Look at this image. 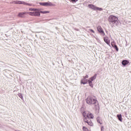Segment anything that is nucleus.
<instances>
[{"mask_svg": "<svg viewBox=\"0 0 131 131\" xmlns=\"http://www.w3.org/2000/svg\"><path fill=\"white\" fill-rule=\"evenodd\" d=\"M29 11H37V9H35V8H30L29 9Z\"/></svg>", "mask_w": 131, "mask_h": 131, "instance_id": "aec40b11", "label": "nucleus"}, {"mask_svg": "<svg viewBox=\"0 0 131 131\" xmlns=\"http://www.w3.org/2000/svg\"><path fill=\"white\" fill-rule=\"evenodd\" d=\"M97 122H98V123H100V124H103V121H102V120L101 119V118L100 117H97Z\"/></svg>", "mask_w": 131, "mask_h": 131, "instance_id": "dca6fc26", "label": "nucleus"}, {"mask_svg": "<svg viewBox=\"0 0 131 131\" xmlns=\"http://www.w3.org/2000/svg\"><path fill=\"white\" fill-rule=\"evenodd\" d=\"M18 97H19V98H20V99H23V96H22V94H18Z\"/></svg>", "mask_w": 131, "mask_h": 131, "instance_id": "412c9836", "label": "nucleus"}, {"mask_svg": "<svg viewBox=\"0 0 131 131\" xmlns=\"http://www.w3.org/2000/svg\"><path fill=\"white\" fill-rule=\"evenodd\" d=\"M86 78H89V76L88 75L83 76V78L81 80V83H82V84H86V83H88V80H86Z\"/></svg>", "mask_w": 131, "mask_h": 131, "instance_id": "6e6552de", "label": "nucleus"}, {"mask_svg": "<svg viewBox=\"0 0 131 131\" xmlns=\"http://www.w3.org/2000/svg\"><path fill=\"white\" fill-rule=\"evenodd\" d=\"M107 20L110 24L114 25L118 23V17L114 15H110L107 18Z\"/></svg>", "mask_w": 131, "mask_h": 131, "instance_id": "7ed1b4c3", "label": "nucleus"}, {"mask_svg": "<svg viewBox=\"0 0 131 131\" xmlns=\"http://www.w3.org/2000/svg\"><path fill=\"white\" fill-rule=\"evenodd\" d=\"M96 78H97V74H95V75H94L93 77L90 78V81H94L95 79H96Z\"/></svg>", "mask_w": 131, "mask_h": 131, "instance_id": "4468645a", "label": "nucleus"}, {"mask_svg": "<svg viewBox=\"0 0 131 131\" xmlns=\"http://www.w3.org/2000/svg\"><path fill=\"white\" fill-rule=\"evenodd\" d=\"M97 30L99 33H101V34L103 36H104V35H105V32L103 30L102 27H101L100 26H98L97 27Z\"/></svg>", "mask_w": 131, "mask_h": 131, "instance_id": "1a4fd4ad", "label": "nucleus"}, {"mask_svg": "<svg viewBox=\"0 0 131 131\" xmlns=\"http://www.w3.org/2000/svg\"><path fill=\"white\" fill-rule=\"evenodd\" d=\"M86 103L88 104V105H95V107L96 109L100 108L99 102L95 96H88L86 99Z\"/></svg>", "mask_w": 131, "mask_h": 131, "instance_id": "f03ea898", "label": "nucleus"}, {"mask_svg": "<svg viewBox=\"0 0 131 131\" xmlns=\"http://www.w3.org/2000/svg\"><path fill=\"white\" fill-rule=\"evenodd\" d=\"M39 13H41V14H48L49 13H50V11H41L40 10H39Z\"/></svg>", "mask_w": 131, "mask_h": 131, "instance_id": "6ab92c4d", "label": "nucleus"}, {"mask_svg": "<svg viewBox=\"0 0 131 131\" xmlns=\"http://www.w3.org/2000/svg\"><path fill=\"white\" fill-rule=\"evenodd\" d=\"M25 15H26V12H20L18 13V16L20 18H24V17H25Z\"/></svg>", "mask_w": 131, "mask_h": 131, "instance_id": "f8f14e48", "label": "nucleus"}, {"mask_svg": "<svg viewBox=\"0 0 131 131\" xmlns=\"http://www.w3.org/2000/svg\"><path fill=\"white\" fill-rule=\"evenodd\" d=\"M89 31H91V32H93V33H95V31L92 29H90Z\"/></svg>", "mask_w": 131, "mask_h": 131, "instance_id": "4be33fe9", "label": "nucleus"}, {"mask_svg": "<svg viewBox=\"0 0 131 131\" xmlns=\"http://www.w3.org/2000/svg\"><path fill=\"white\" fill-rule=\"evenodd\" d=\"M82 130H83V131H91V130H90V129H89V128H88V127H86L85 126H83Z\"/></svg>", "mask_w": 131, "mask_h": 131, "instance_id": "a211bd4d", "label": "nucleus"}, {"mask_svg": "<svg viewBox=\"0 0 131 131\" xmlns=\"http://www.w3.org/2000/svg\"><path fill=\"white\" fill-rule=\"evenodd\" d=\"M103 128H104L103 127H101V129H103Z\"/></svg>", "mask_w": 131, "mask_h": 131, "instance_id": "b1692460", "label": "nucleus"}, {"mask_svg": "<svg viewBox=\"0 0 131 131\" xmlns=\"http://www.w3.org/2000/svg\"><path fill=\"white\" fill-rule=\"evenodd\" d=\"M128 63H129V61H128V60H123L122 62V65H124V66H125V65H127V64H128Z\"/></svg>", "mask_w": 131, "mask_h": 131, "instance_id": "ddd939ff", "label": "nucleus"}, {"mask_svg": "<svg viewBox=\"0 0 131 131\" xmlns=\"http://www.w3.org/2000/svg\"><path fill=\"white\" fill-rule=\"evenodd\" d=\"M88 82H89L90 86H91V88H94V84H93V82H92V81L89 80Z\"/></svg>", "mask_w": 131, "mask_h": 131, "instance_id": "f3484780", "label": "nucleus"}, {"mask_svg": "<svg viewBox=\"0 0 131 131\" xmlns=\"http://www.w3.org/2000/svg\"><path fill=\"white\" fill-rule=\"evenodd\" d=\"M83 116L84 117L83 122L84 123H88V125L93 126L94 123L91 121V119H93V118H94V115L90 113V112L85 111L83 113Z\"/></svg>", "mask_w": 131, "mask_h": 131, "instance_id": "f257e3e1", "label": "nucleus"}, {"mask_svg": "<svg viewBox=\"0 0 131 131\" xmlns=\"http://www.w3.org/2000/svg\"><path fill=\"white\" fill-rule=\"evenodd\" d=\"M72 2H73V3H76V2H77V1L78 0H71Z\"/></svg>", "mask_w": 131, "mask_h": 131, "instance_id": "5701e85b", "label": "nucleus"}, {"mask_svg": "<svg viewBox=\"0 0 131 131\" xmlns=\"http://www.w3.org/2000/svg\"><path fill=\"white\" fill-rule=\"evenodd\" d=\"M111 46L113 47V48H114L115 50L117 51V52H118V47H117V46H116V43L115 41H113L111 42Z\"/></svg>", "mask_w": 131, "mask_h": 131, "instance_id": "9b49d317", "label": "nucleus"}, {"mask_svg": "<svg viewBox=\"0 0 131 131\" xmlns=\"http://www.w3.org/2000/svg\"><path fill=\"white\" fill-rule=\"evenodd\" d=\"M14 4H16L17 5H25L26 6H32V5L29 4L23 1H15Z\"/></svg>", "mask_w": 131, "mask_h": 131, "instance_id": "423d86ee", "label": "nucleus"}, {"mask_svg": "<svg viewBox=\"0 0 131 131\" xmlns=\"http://www.w3.org/2000/svg\"><path fill=\"white\" fill-rule=\"evenodd\" d=\"M117 117H118V119L119 120V121H121V122L122 121V116H121V114L117 115Z\"/></svg>", "mask_w": 131, "mask_h": 131, "instance_id": "2eb2a0df", "label": "nucleus"}, {"mask_svg": "<svg viewBox=\"0 0 131 131\" xmlns=\"http://www.w3.org/2000/svg\"><path fill=\"white\" fill-rule=\"evenodd\" d=\"M88 7L90 8V9L94 10V11H102L103 10V8L97 7L96 6L93 4H89Z\"/></svg>", "mask_w": 131, "mask_h": 131, "instance_id": "39448f33", "label": "nucleus"}, {"mask_svg": "<svg viewBox=\"0 0 131 131\" xmlns=\"http://www.w3.org/2000/svg\"><path fill=\"white\" fill-rule=\"evenodd\" d=\"M28 15L30 16H34L35 17H39L40 13L39 12V9H37V10L34 11L33 12H28Z\"/></svg>", "mask_w": 131, "mask_h": 131, "instance_id": "20e7f679", "label": "nucleus"}, {"mask_svg": "<svg viewBox=\"0 0 131 131\" xmlns=\"http://www.w3.org/2000/svg\"><path fill=\"white\" fill-rule=\"evenodd\" d=\"M103 40H104V41L105 42V43L106 45H107L108 46L111 47V45H110V40H109V39H108V37H104L103 38Z\"/></svg>", "mask_w": 131, "mask_h": 131, "instance_id": "9d476101", "label": "nucleus"}, {"mask_svg": "<svg viewBox=\"0 0 131 131\" xmlns=\"http://www.w3.org/2000/svg\"><path fill=\"white\" fill-rule=\"evenodd\" d=\"M40 6H44L46 7H53L54 6V4H53L52 3L48 2H46V3H40Z\"/></svg>", "mask_w": 131, "mask_h": 131, "instance_id": "0eeeda50", "label": "nucleus"}]
</instances>
